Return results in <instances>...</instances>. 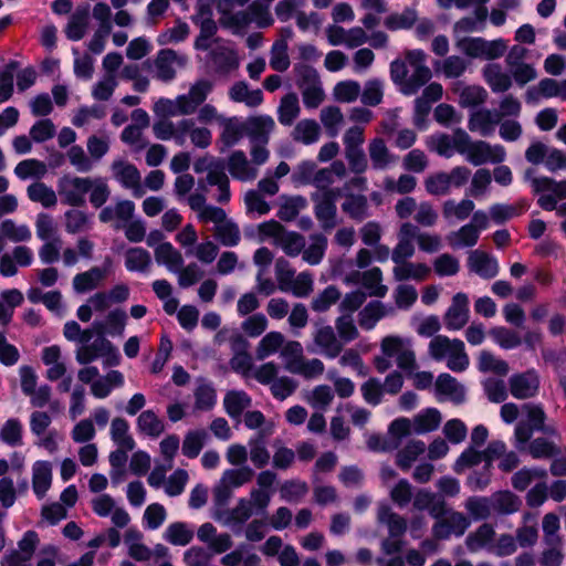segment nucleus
Masks as SVG:
<instances>
[{
	"label": "nucleus",
	"instance_id": "45",
	"mask_svg": "<svg viewBox=\"0 0 566 566\" xmlns=\"http://www.w3.org/2000/svg\"><path fill=\"white\" fill-rule=\"evenodd\" d=\"M301 113L298 97L295 93L284 95L277 107V119L284 126H291Z\"/></svg>",
	"mask_w": 566,
	"mask_h": 566
},
{
	"label": "nucleus",
	"instance_id": "27",
	"mask_svg": "<svg viewBox=\"0 0 566 566\" xmlns=\"http://www.w3.org/2000/svg\"><path fill=\"white\" fill-rule=\"evenodd\" d=\"M501 123V115L490 109H480L470 115L468 127L488 137L494 133L495 125Z\"/></svg>",
	"mask_w": 566,
	"mask_h": 566
},
{
	"label": "nucleus",
	"instance_id": "31",
	"mask_svg": "<svg viewBox=\"0 0 566 566\" xmlns=\"http://www.w3.org/2000/svg\"><path fill=\"white\" fill-rule=\"evenodd\" d=\"M127 322V314L125 311L120 308H115L111 311L104 322L95 321L93 323V328L96 332V335H104L105 333L109 335H118L122 336L125 329V325Z\"/></svg>",
	"mask_w": 566,
	"mask_h": 566
},
{
	"label": "nucleus",
	"instance_id": "46",
	"mask_svg": "<svg viewBox=\"0 0 566 566\" xmlns=\"http://www.w3.org/2000/svg\"><path fill=\"white\" fill-rule=\"evenodd\" d=\"M223 406L231 418L238 419L251 406V398L243 390H230L224 396Z\"/></svg>",
	"mask_w": 566,
	"mask_h": 566
},
{
	"label": "nucleus",
	"instance_id": "16",
	"mask_svg": "<svg viewBox=\"0 0 566 566\" xmlns=\"http://www.w3.org/2000/svg\"><path fill=\"white\" fill-rule=\"evenodd\" d=\"M191 20L200 28V33L195 41V48L201 51L209 50L211 45L210 40L218 30L210 6H198L197 12L191 17Z\"/></svg>",
	"mask_w": 566,
	"mask_h": 566
},
{
	"label": "nucleus",
	"instance_id": "22",
	"mask_svg": "<svg viewBox=\"0 0 566 566\" xmlns=\"http://www.w3.org/2000/svg\"><path fill=\"white\" fill-rule=\"evenodd\" d=\"M468 268L471 272L485 280L495 277L500 271L497 260L491 254L480 250H474L470 253Z\"/></svg>",
	"mask_w": 566,
	"mask_h": 566
},
{
	"label": "nucleus",
	"instance_id": "6",
	"mask_svg": "<svg viewBox=\"0 0 566 566\" xmlns=\"http://www.w3.org/2000/svg\"><path fill=\"white\" fill-rule=\"evenodd\" d=\"M532 174L533 170L528 169L525 178L530 179L533 192L539 196L537 205L546 211H553L559 200L566 199V179L558 181L546 176L531 177Z\"/></svg>",
	"mask_w": 566,
	"mask_h": 566
},
{
	"label": "nucleus",
	"instance_id": "53",
	"mask_svg": "<svg viewBox=\"0 0 566 566\" xmlns=\"http://www.w3.org/2000/svg\"><path fill=\"white\" fill-rule=\"evenodd\" d=\"M319 136L321 127L314 119L300 120L292 132L293 139L304 145L316 143L319 139Z\"/></svg>",
	"mask_w": 566,
	"mask_h": 566
},
{
	"label": "nucleus",
	"instance_id": "15",
	"mask_svg": "<svg viewBox=\"0 0 566 566\" xmlns=\"http://www.w3.org/2000/svg\"><path fill=\"white\" fill-rule=\"evenodd\" d=\"M539 386L541 378L535 369L515 373L509 378V391L518 400L531 399L537 396Z\"/></svg>",
	"mask_w": 566,
	"mask_h": 566
},
{
	"label": "nucleus",
	"instance_id": "26",
	"mask_svg": "<svg viewBox=\"0 0 566 566\" xmlns=\"http://www.w3.org/2000/svg\"><path fill=\"white\" fill-rule=\"evenodd\" d=\"M135 212V203L130 200H118L114 206L102 208L98 219L102 223L116 221L119 224H126L133 219Z\"/></svg>",
	"mask_w": 566,
	"mask_h": 566
},
{
	"label": "nucleus",
	"instance_id": "18",
	"mask_svg": "<svg viewBox=\"0 0 566 566\" xmlns=\"http://www.w3.org/2000/svg\"><path fill=\"white\" fill-rule=\"evenodd\" d=\"M469 318V297L465 293L459 292L452 297L451 305L443 316L446 327L449 331H459L467 325Z\"/></svg>",
	"mask_w": 566,
	"mask_h": 566
},
{
	"label": "nucleus",
	"instance_id": "34",
	"mask_svg": "<svg viewBox=\"0 0 566 566\" xmlns=\"http://www.w3.org/2000/svg\"><path fill=\"white\" fill-rule=\"evenodd\" d=\"M392 307L387 308L380 301L369 302L358 314V324L365 331L373 329L377 322L391 314Z\"/></svg>",
	"mask_w": 566,
	"mask_h": 566
},
{
	"label": "nucleus",
	"instance_id": "42",
	"mask_svg": "<svg viewBox=\"0 0 566 566\" xmlns=\"http://www.w3.org/2000/svg\"><path fill=\"white\" fill-rule=\"evenodd\" d=\"M475 205L471 199H462L459 202L447 200L442 205V216L448 221H463L474 211Z\"/></svg>",
	"mask_w": 566,
	"mask_h": 566
},
{
	"label": "nucleus",
	"instance_id": "13",
	"mask_svg": "<svg viewBox=\"0 0 566 566\" xmlns=\"http://www.w3.org/2000/svg\"><path fill=\"white\" fill-rule=\"evenodd\" d=\"M344 347L335 328L326 324H316L312 333V343L307 345L310 353H319L327 358H336Z\"/></svg>",
	"mask_w": 566,
	"mask_h": 566
},
{
	"label": "nucleus",
	"instance_id": "49",
	"mask_svg": "<svg viewBox=\"0 0 566 566\" xmlns=\"http://www.w3.org/2000/svg\"><path fill=\"white\" fill-rule=\"evenodd\" d=\"M52 481V469L49 462L39 461L33 465L32 486L35 495L42 499Z\"/></svg>",
	"mask_w": 566,
	"mask_h": 566
},
{
	"label": "nucleus",
	"instance_id": "21",
	"mask_svg": "<svg viewBox=\"0 0 566 566\" xmlns=\"http://www.w3.org/2000/svg\"><path fill=\"white\" fill-rule=\"evenodd\" d=\"M412 500V506L416 511H427L431 517H439L446 511L447 502L444 497L427 489H419Z\"/></svg>",
	"mask_w": 566,
	"mask_h": 566
},
{
	"label": "nucleus",
	"instance_id": "24",
	"mask_svg": "<svg viewBox=\"0 0 566 566\" xmlns=\"http://www.w3.org/2000/svg\"><path fill=\"white\" fill-rule=\"evenodd\" d=\"M213 90V83L209 80L202 78L196 81L189 88L188 93L181 94V102L186 106L189 115H192L197 109L203 105L205 101Z\"/></svg>",
	"mask_w": 566,
	"mask_h": 566
},
{
	"label": "nucleus",
	"instance_id": "9",
	"mask_svg": "<svg viewBox=\"0 0 566 566\" xmlns=\"http://www.w3.org/2000/svg\"><path fill=\"white\" fill-rule=\"evenodd\" d=\"M408 63L409 78L403 85L402 94L406 96L415 95L432 77V72L427 65L428 55L422 50H408L405 52Z\"/></svg>",
	"mask_w": 566,
	"mask_h": 566
},
{
	"label": "nucleus",
	"instance_id": "63",
	"mask_svg": "<svg viewBox=\"0 0 566 566\" xmlns=\"http://www.w3.org/2000/svg\"><path fill=\"white\" fill-rule=\"evenodd\" d=\"M207 439L208 433L205 429L188 431L184 438L181 447L184 455L189 459L197 458L202 450Z\"/></svg>",
	"mask_w": 566,
	"mask_h": 566
},
{
	"label": "nucleus",
	"instance_id": "52",
	"mask_svg": "<svg viewBox=\"0 0 566 566\" xmlns=\"http://www.w3.org/2000/svg\"><path fill=\"white\" fill-rule=\"evenodd\" d=\"M177 59L175 51L170 49L160 50L155 60L156 77L163 82L171 81L176 71L174 63Z\"/></svg>",
	"mask_w": 566,
	"mask_h": 566
},
{
	"label": "nucleus",
	"instance_id": "30",
	"mask_svg": "<svg viewBox=\"0 0 566 566\" xmlns=\"http://www.w3.org/2000/svg\"><path fill=\"white\" fill-rule=\"evenodd\" d=\"M454 94L459 97V103L463 107H475L486 101L488 92L479 85H467L461 81L453 84Z\"/></svg>",
	"mask_w": 566,
	"mask_h": 566
},
{
	"label": "nucleus",
	"instance_id": "55",
	"mask_svg": "<svg viewBox=\"0 0 566 566\" xmlns=\"http://www.w3.org/2000/svg\"><path fill=\"white\" fill-rule=\"evenodd\" d=\"M310 245L304 248L302 258L311 264L317 265L323 260L327 249V238L322 233H314L310 235Z\"/></svg>",
	"mask_w": 566,
	"mask_h": 566
},
{
	"label": "nucleus",
	"instance_id": "56",
	"mask_svg": "<svg viewBox=\"0 0 566 566\" xmlns=\"http://www.w3.org/2000/svg\"><path fill=\"white\" fill-rule=\"evenodd\" d=\"M90 203L94 208H102L111 197V188L104 177H90L87 184Z\"/></svg>",
	"mask_w": 566,
	"mask_h": 566
},
{
	"label": "nucleus",
	"instance_id": "41",
	"mask_svg": "<svg viewBox=\"0 0 566 566\" xmlns=\"http://www.w3.org/2000/svg\"><path fill=\"white\" fill-rule=\"evenodd\" d=\"M342 210L355 221H363L369 217L368 200L364 195L348 193L342 203Z\"/></svg>",
	"mask_w": 566,
	"mask_h": 566
},
{
	"label": "nucleus",
	"instance_id": "60",
	"mask_svg": "<svg viewBox=\"0 0 566 566\" xmlns=\"http://www.w3.org/2000/svg\"><path fill=\"white\" fill-rule=\"evenodd\" d=\"M129 424L127 420L120 417H116L112 420L111 423V437L114 443L118 448H124L126 450H134L135 441L133 437L128 433Z\"/></svg>",
	"mask_w": 566,
	"mask_h": 566
},
{
	"label": "nucleus",
	"instance_id": "40",
	"mask_svg": "<svg viewBox=\"0 0 566 566\" xmlns=\"http://www.w3.org/2000/svg\"><path fill=\"white\" fill-rule=\"evenodd\" d=\"M493 512L497 515H510L517 512L522 501L511 491H501L491 495Z\"/></svg>",
	"mask_w": 566,
	"mask_h": 566
},
{
	"label": "nucleus",
	"instance_id": "48",
	"mask_svg": "<svg viewBox=\"0 0 566 566\" xmlns=\"http://www.w3.org/2000/svg\"><path fill=\"white\" fill-rule=\"evenodd\" d=\"M524 451H527L533 459H551L562 453L558 446L543 437L530 440Z\"/></svg>",
	"mask_w": 566,
	"mask_h": 566
},
{
	"label": "nucleus",
	"instance_id": "20",
	"mask_svg": "<svg viewBox=\"0 0 566 566\" xmlns=\"http://www.w3.org/2000/svg\"><path fill=\"white\" fill-rule=\"evenodd\" d=\"M274 128L275 122L269 115L250 116L244 122V134L251 143L268 144Z\"/></svg>",
	"mask_w": 566,
	"mask_h": 566
},
{
	"label": "nucleus",
	"instance_id": "35",
	"mask_svg": "<svg viewBox=\"0 0 566 566\" xmlns=\"http://www.w3.org/2000/svg\"><path fill=\"white\" fill-rule=\"evenodd\" d=\"M155 260L172 273L179 272L184 266L182 254L170 242L160 243L155 248Z\"/></svg>",
	"mask_w": 566,
	"mask_h": 566
},
{
	"label": "nucleus",
	"instance_id": "17",
	"mask_svg": "<svg viewBox=\"0 0 566 566\" xmlns=\"http://www.w3.org/2000/svg\"><path fill=\"white\" fill-rule=\"evenodd\" d=\"M178 146H184L187 137L190 138L195 147L205 149L212 143V133L209 128L198 126L193 118H182L179 120Z\"/></svg>",
	"mask_w": 566,
	"mask_h": 566
},
{
	"label": "nucleus",
	"instance_id": "50",
	"mask_svg": "<svg viewBox=\"0 0 566 566\" xmlns=\"http://www.w3.org/2000/svg\"><path fill=\"white\" fill-rule=\"evenodd\" d=\"M136 423L142 434L153 439L158 438L165 431L164 421L153 410L143 411Z\"/></svg>",
	"mask_w": 566,
	"mask_h": 566
},
{
	"label": "nucleus",
	"instance_id": "25",
	"mask_svg": "<svg viewBox=\"0 0 566 566\" xmlns=\"http://www.w3.org/2000/svg\"><path fill=\"white\" fill-rule=\"evenodd\" d=\"M227 168L230 175L240 181L254 180L258 176V168L250 163L242 150H234L228 158Z\"/></svg>",
	"mask_w": 566,
	"mask_h": 566
},
{
	"label": "nucleus",
	"instance_id": "2",
	"mask_svg": "<svg viewBox=\"0 0 566 566\" xmlns=\"http://www.w3.org/2000/svg\"><path fill=\"white\" fill-rule=\"evenodd\" d=\"M193 169L197 174L206 172V177L198 179V189L201 191H208V187L216 186L218 189V196L216 201L226 205L230 201V180L226 174V166L222 160L214 158H200L195 165Z\"/></svg>",
	"mask_w": 566,
	"mask_h": 566
},
{
	"label": "nucleus",
	"instance_id": "59",
	"mask_svg": "<svg viewBox=\"0 0 566 566\" xmlns=\"http://www.w3.org/2000/svg\"><path fill=\"white\" fill-rule=\"evenodd\" d=\"M319 119L326 134L334 138L339 134V129L344 124V115L337 106H326L319 112Z\"/></svg>",
	"mask_w": 566,
	"mask_h": 566
},
{
	"label": "nucleus",
	"instance_id": "58",
	"mask_svg": "<svg viewBox=\"0 0 566 566\" xmlns=\"http://www.w3.org/2000/svg\"><path fill=\"white\" fill-rule=\"evenodd\" d=\"M249 455L251 462L258 468H265L271 459L270 452L266 448V441L263 433H258L249 440Z\"/></svg>",
	"mask_w": 566,
	"mask_h": 566
},
{
	"label": "nucleus",
	"instance_id": "4",
	"mask_svg": "<svg viewBox=\"0 0 566 566\" xmlns=\"http://www.w3.org/2000/svg\"><path fill=\"white\" fill-rule=\"evenodd\" d=\"M522 411L527 420L520 421L514 429V446L518 451H524L535 431L551 436L556 433L554 427L545 423L547 416L542 405L524 403Z\"/></svg>",
	"mask_w": 566,
	"mask_h": 566
},
{
	"label": "nucleus",
	"instance_id": "1",
	"mask_svg": "<svg viewBox=\"0 0 566 566\" xmlns=\"http://www.w3.org/2000/svg\"><path fill=\"white\" fill-rule=\"evenodd\" d=\"M464 544L470 553L485 551L500 558L512 556L517 552L514 535L510 533L497 535L494 525L488 522L470 532L464 539Z\"/></svg>",
	"mask_w": 566,
	"mask_h": 566
},
{
	"label": "nucleus",
	"instance_id": "43",
	"mask_svg": "<svg viewBox=\"0 0 566 566\" xmlns=\"http://www.w3.org/2000/svg\"><path fill=\"white\" fill-rule=\"evenodd\" d=\"M394 277L396 281L416 280L422 281L430 273V268L424 263H412L403 261L397 263L392 270Z\"/></svg>",
	"mask_w": 566,
	"mask_h": 566
},
{
	"label": "nucleus",
	"instance_id": "57",
	"mask_svg": "<svg viewBox=\"0 0 566 566\" xmlns=\"http://www.w3.org/2000/svg\"><path fill=\"white\" fill-rule=\"evenodd\" d=\"M164 538L176 546H186L193 538V530L185 522H175L167 526Z\"/></svg>",
	"mask_w": 566,
	"mask_h": 566
},
{
	"label": "nucleus",
	"instance_id": "32",
	"mask_svg": "<svg viewBox=\"0 0 566 566\" xmlns=\"http://www.w3.org/2000/svg\"><path fill=\"white\" fill-rule=\"evenodd\" d=\"M482 73L485 82L494 93L506 92L513 84L510 73L504 72L497 63L486 64Z\"/></svg>",
	"mask_w": 566,
	"mask_h": 566
},
{
	"label": "nucleus",
	"instance_id": "39",
	"mask_svg": "<svg viewBox=\"0 0 566 566\" xmlns=\"http://www.w3.org/2000/svg\"><path fill=\"white\" fill-rule=\"evenodd\" d=\"M436 390L438 394L449 397L455 403L462 402L465 397L464 387L454 377L446 373L438 376Z\"/></svg>",
	"mask_w": 566,
	"mask_h": 566
},
{
	"label": "nucleus",
	"instance_id": "28",
	"mask_svg": "<svg viewBox=\"0 0 566 566\" xmlns=\"http://www.w3.org/2000/svg\"><path fill=\"white\" fill-rule=\"evenodd\" d=\"M377 520L385 524L391 537H400L407 532V520L394 512L388 504H380L377 510Z\"/></svg>",
	"mask_w": 566,
	"mask_h": 566
},
{
	"label": "nucleus",
	"instance_id": "7",
	"mask_svg": "<svg viewBox=\"0 0 566 566\" xmlns=\"http://www.w3.org/2000/svg\"><path fill=\"white\" fill-rule=\"evenodd\" d=\"M294 73L305 107L317 108L325 98L317 71L308 64L298 63L294 65Z\"/></svg>",
	"mask_w": 566,
	"mask_h": 566
},
{
	"label": "nucleus",
	"instance_id": "12",
	"mask_svg": "<svg viewBox=\"0 0 566 566\" xmlns=\"http://www.w3.org/2000/svg\"><path fill=\"white\" fill-rule=\"evenodd\" d=\"M339 195L336 189H325L312 193L314 202V214L324 231H331L337 226L336 198Z\"/></svg>",
	"mask_w": 566,
	"mask_h": 566
},
{
	"label": "nucleus",
	"instance_id": "51",
	"mask_svg": "<svg viewBox=\"0 0 566 566\" xmlns=\"http://www.w3.org/2000/svg\"><path fill=\"white\" fill-rule=\"evenodd\" d=\"M480 234L471 224H464L457 231L447 235V241L452 249H462L474 247L479 241Z\"/></svg>",
	"mask_w": 566,
	"mask_h": 566
},
{
	"label": "nucleus",
	"instance_id": "61",
	"mask_svg": "<svg viewBox=\"0 0 566 566\" xmlns=\"http://www.w3.org/2000/svg\"><path fill=\"white\" fill-rule=\"evenodd\" d=\"M464 507L474 521H485L494 514L491 496H471L465 501Z\"/></svg>",
	"mask_w": 566,
	"mask_h": 566
},
{
	"label": "nucleus",
	"instance_id": "8",
	"mask_svg": "<svg viewBox=\"0 0 566 566\" xmlns=\"http://www.w3.org/2000/svg\"><path fill=\"white\" fill-rule=\"evenodd\" d=\"M381 354L395 358L397 366L403 371L411 374L418 365L412 342L396 335L386 336L380 343Z\"/></svg>",
	"mask_w": 566,
	"mask_h": 566
},
{
	"label": "nucleus",
	"instance_id": "23",
	"mask_svg": "<svg viewBox=\"0 0 566 566\" xmlns=\"http://www.w3.org/2000/svg\"><path fill=\"white\" fill-rule=\"evenodd\" d=\"M114 178L126 189H133L134 195L139 197L140 191V174L133 165L124 160H115L112 164Z\"/></svg>",
	"mask_w": 566,
	"mask_h": 566
},
{
	"label": "nucleus",
	"instance_id": "54",
	"mask_svg": "<svg viewBox=\"0 0 566 566\" xmlns=\"http://www.w3.org/2000/svg\"><path fill=\"white\" fill-rule=\"evenodd\" d=\"M285 337L281 332H270L262 337L255 348L258 360H264L269 356L281 352Z\"/></svg>",
	"mask_w": 566,
	"mask_h": 566
},
{
	"label": "nucleus",
	"instance_id": "47",
	"mask_svg": "<svg viewBox=\"0 0 566 566\" xmlns=\"http://www.w3.org/2000/svg\"><path fill=\"white\" fill-rule=\"evenodd\" d=\"M151 263L150 253L143 248H129L125 252V268L129 272H148Z\"/></svg>",
	"mask_w": 566,
	"mask_h": 566
},
{
	"label": "nucleus",
	"instance_id": "14",
	"mask_svg": "<svg viewBox=\"0 0 566 566\" xmlns=\"http://www.w3.org/2000/svg\"><path fill=\"white\" fill-rule=\"evenodd\" d=\"M90 177L65 175L57 181V193L63 203L72 207L85 205V196L88 192Z\"/></svg>",
	"mask_w": 566,
	"mask_h": 566
},
{
	"label": "nucleus",
	"instance_id": "33",
	"mask_svg": "<svg viewBox=\"0 0 566 566\" xmlns=\"http://www.w3.org/2000/svg\"><path fill=\"white\" fill-rule=\"evenodd\" d=\"M460 132L465 130L462 128H457L452 135L444 133L433 135L431 136L428 146L438 155L450 158L454 155V153H459L460 147L458 146V138Z\"/></svg>",
	"mask_w": 566,
	"mask_h": 566
},
{
	"label": "nucleus",
	"instance_id": "62",
	"mask_svg": "<svg viewBox=\"0 0 566 566\" xmlns=\"http://www.w3.org/2000/svg\"><path fill=\"white\" fill-rule=\"evenodd\" d=\"M28 197L33 202L41 203L44 208L56 206L57 197L55 191L44 182H33L27 188Z\"/></svg>",
	"mask_w": 566,
	"mask_h": 566
},
{
	"label": "nucleus",
	"instance_id": "3",
	"mask_svg": "<svg viewBox=\"0 0 566 566\" xmlns=\"http://www.w3.org/2000/svg\"><path fill=\"white\" fill-rule=\"evenodd\" d=\"M428 353L437 361L447 359V367L455 373L464 371L470 363L464 343L444 335H436L431 338Z\"/></svg>",
	"mask_w": 566,
	"mask_h": 566
},
{
	"label": "nucleus",
	"instance_id": "29",
	"mask_svg": "<svg viewBox=\"0 0 566 566\" xmlns=\"http://www.w3.org/2000/svg\"><path fill=\"white\" fill-rule=\"evenodd\" d=\"M368 155L371 168L375 170H386L397 159L396 156L390 153L385 140L380 137L374 138L369 142Z\"/></svg>",
	"mask_w": 566,
	"mask_h": 566
},
{
	"label": "nucleus",
	"instance_id": "38",
	"mask_svg": "<svg viewBox=\"0 0 566 566\" xmlns=\"http://www.w3.org/2000/svg\"><path fill=\"white\" fill-rule=\"evenodd\" d=\"M424 451L426 444L423 441L411 440L396 453V465L407 472Z\"/></svg>",
	"mask_w": 566,
	"mask_h": 566
},
{
	"label": "nucleus",
	"instance_id": "37",
	"mask_svg": "<svg viewBox=\"0 0 566 566\" xmlns=\"http://www.w3.org/2000/svg\"><path fill=\"white\" fill-rule=\"evenodd\" d=\"M229 97L235 103H244L249 107H256L263 102V93L261 90H249V85L244 81L235 82L229 88Z\"/></svg>",
	"mask_w": 566,
	"mask_h": 566
},
{
	"label": "nucleus",
	"instance_id": "64",
	"mask_svg": "<svg viewBox=\"0 0 566 566\" xmlns=\"http://www.w3.org/2000/svg\"><path fill=\"white\" fill-rule=\"evenodd\" d=\"M211 60L219 73H229L239 66V60L234 51L226 48H217L211 51Z\"/></svg>",
	"mask_w": 566,
	"mask_h": 566
},
{
	"label": "nucleus",
	"instance_id": "5",
	"mask_svg": "<svg viewBox=\"0 0 566 566\" xmlns=\"http://www.w3.org/2000/svg\"><path fill=\"white\" fill-rule=\"evenodd\" d=\"M459 154L465 156V159L480 166L485 163L500 164L506 157L505 148L502 145H491L484 140H472L467 132H460L458 138Z\"/></svg>",
	"mask_w": 566,
	"mask_h": 566
},
{
	"label": "nucleus",
	"instance_id": "10",
	"mask_svg": "<svg viewBox=\"0 0 566 566\" xmlns=\"http://www.w3.org/2000/svg\"><path fill=\"white\" fill-rule=\"evenodd\" d=\"M436 520L432 525V536L438 541H447L451 536L461 537L471 525V520L461 512L449 509Z\"/></svg>",
	"mask_w": 566,
	"mask_h": 566
},
{
	"label": "nucleus",
	"instance_id": "11",
	"mask_svg": "<svg viewBox=\"0 0 566 566\" xmlns=\"http://www.w3.org/2000/svg\"><path fill=\"white\" fill-rule=\"evenodd\" d=\"M458 49L472 59L495 60L504 55L507 45L503 39L462 38L457 42Z\"/></svg>",
	"mask_w": 566,
	"mask_h": 566
},
{
	"label": "nucleus",
	"instance_id": "36",
	"mask_svg": "<svg viewBox=\"0 0 566 566\" xmlns=\"http://www.w3.org/2000/svg\"><path fill=\"white\" fill-rule=\"evenodd\" d=\"M90 20V7L81 6L77 7L65 28V34L71 41H78L83 39L86 33Z\"/></svg>",
	"mask_w": 566,
	"mask_h": 566
},
{
	"label": "nucleus",
	"instance_id": "44",
	"mask_svg": "<svg viewBox=\"0 0 566 566\" xmlns=\"http://www.w3.org/2000/svg\"><path fill=\"white\" fill-rule=\"evenodd\" d=\"M441 420L442 417L438 409L427 408L413 417V432L417 434H423L434 431L439 428Z\"/></svg>",
	"mask_w": 566,
	"mask_h": 566
},
{
	"label": "nucleus",
	"instance_id": "19",
	"mask_svg": "<svg viewBox=\"0 0 566 566\" xmlns=\"http://www.w3.org/2000/svg\"><path fill=\"white\" fill-rule=\"evenodd\" d=\"M111 265V258H106L103 266H92L76 274L72 281L73 290L82 294L97 289L107 276Z\"/></svg>",
	"mask_w": 566,
	"mask_h": 566
}]
</instances>
